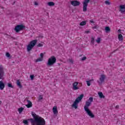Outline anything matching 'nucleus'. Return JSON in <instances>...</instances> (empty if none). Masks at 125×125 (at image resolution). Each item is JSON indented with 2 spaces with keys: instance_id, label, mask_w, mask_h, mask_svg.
Segmentation results:
<instances>
[{
  "instance_id": "f257e3e1",
  "label": "nucleus",
  "mask_w": 125,
  "mask_h": 125,
  "mask_svg": "<svg viewBox=\"0 0 125 125\" xmlns=\"http://www.w3.org/2000/svg\"><path fill=\"white\" fill-rule=\"evenodd\" d=\"M31 114L34 119L32 118L28 119V122H30L31 124L36 123V124L34 125H45V121H44L43 118H42L39 115H37V114L33 112H32Z\"/></svg>"
},
{
  "instance_id": "f03ea898",
  "label": "nucleus",
  "mask_w": 125,
  "mask_h": 125,
  "mask_svg": "<svg viewBox=\"0 0 125 125\" xmlns=\"http://www.w3.org/2000/svg\"><path fill=\"white\" fill-rule=\"evenodd\" d=\"M83 94H82L80 95V96L78 97V98H76L73 104L72 105V107L75 109H78V104L80 103V101H82V99L83 98Z\"/></svg>"
},
{
  "instance_id": "7ed1b4c3",
  "label": "nucleus",
  "mask_w": 125,
  "mask_h": 125,
  "mask_svg": "<svg viewBox=\"0 0 125 125\" xmlns=\"http://www.w3.org/2000/svg\"><path fill=\"white\" fill-rule=\"evenodd\" d=\"M37 42H38L37 40H34L30 42V43L27 45V51L28 52L31 51L33 49V47L37 44Z\"/></svg>"
},
{
  "instance_id": "20e7f679",
  "label": "nucleus",
  "mask_w": 125,
  "mask_h": 125,
  "mask_svg": "<svg viewBox=\"0 0 125 125\" xmlns=\"http://www.w3.org/2000/svg\"><path fill=\"white\" fill-rule=\"evenodd\" d=\"M93 102V97H90L89 99L86 101L85 104L84 106V111H87L89 110L88 109V107L91 105V103Z\"/></svg>"
},
{
  "instance_id": "39448f33",
  "label": "nucleus",
  "mask_w": 125,
  "mask_h": 125,
  "mask_svg": "<svg viewBox=\"0 0 125 125\" xmlns=\"http://www.w3.org/2000/svg\"><path fill=\"white\" fill-rule=\"evenodd\" d=\"M55 63H56V58L54 56H52L48 59L47 65L48 66H52Z\"/></svg>"
},
{
  "instance_id": "423d86ee",
  "label": "nucleus",
  "mask_w": 125,
  "mask_h": 125,
  "mask_svg": "<svg viewBox=\"0 0 125 125\" xmlns=\"http://www.w3.org/2000/svg\"><path fill=\"white\" fill-rule=\"evenodd\" d=\"M25 27H26L22 24L18 25L15 27L14 30L16 32V33H18L20 32V31L24 30Z\"/></svg>"
},
{
  "instance_id": "0eeeda50",
  "label": "nucleus",
  "mask_w": 125,
  "mask_h": 125,
  "mask_svg": "<svg viewBox=\"0 0 125 125\" xmlns=\"http://www.w3.org/2000/svg\"><path fill=\"white\" fill-rule=\"evenodd\" d=\"M90 0H84L83 1V11L85 12L87 10V5H88L89 2H90Z\"/></svg>"
},
{
  "instance_id": "6e6552de",
  "label": "nucleus",
  "mask_w": 125,
  "mask_h": 125,
  "mask_svg": "<svg viewBox=\"0 0 125 125\" xmlns=\"http://www.w3.org/2000/svg\"><path fill=\"white\" fill-rule=\"evenodd\" d=\"M105 79H106V76L105 75L103 74L101 75V77L100 78V81H97V82L100 85H101L105 81Z\"/></svg>"
},
{
  "instance_id": "1a4fd4ad",
  "label": "nucleus",
  "mask_w": 125,
  "mask_h": 125,
  "mask_svg": "<svg viewBox=\"0 0 125 125\" xmlns=\"http://www.w3.org/2000/svg\"><path fill=\"white\" fill-rule=\"evenodd\" d=\"M4 76V71L3 70V67H2V65H0V80H2Z\"/></svg>"
},
{
  "instance_id": "9d476101",
  "label": "nucleus",
  "mask_w": 125,
  "mask_h": 125,
  "mask_svg": "<svg viewBox=\"0 0 125 125\" xmlns=\"http://www.w3.org/2000/svg\"><path fill=\"white\" fill-rule=\"evenodd\" d=\"M81 4V2L78 0H72L71 1V5L73 6H79Z\"/></svg>"
},
{
  "instance_id": "9b49d317",
  "label": "nucleus",
  "mask_w": 125,
  "mask_h": 125,
  "mask_svg": "<svg viewBox=\"0 0 125 125\" xmlns=\"http://www.w3.org/2000/svg\"><path fill=\"white\" fill-rule=\"evenodd\" d=\"M85 111L86 112V113H87V115H88L89 117H90L91 118H94V115L93 113H92V112H91L90 110L89 109Z\"/></svg>"
},
{
  "instance_id": "f8f14e48",
  "label": "nucleus",
  "mask_w": 125,
  "mask_h": 125,
  "mask_svg": "<svg viewBox=\"0 0 125 125\" xmlns=\"http://www.w3.org/2000/svg\"><path fill=\"white\" fill-rule=\"evenodd\" d=\"M120 11L121 13L125 12V5H121L119 6Z\"/></svg>"
},
{
  "instance_id": "ddd939ff",
  "label": "nucleus",
  "mask_w": 125,
  "mask_h": 125,
  "mask_svg": "<svg viewBox=\"0 0 125 125\" xmlns=\"http://www.w3.org/2000/svg\"><path fill=\"white\" fill-rule=\"evenodd\" d=\"M53 113L54 115L57 116L58 115V110H57V106H54L53 107Z\"/></svg>"
},
{
  "instance_id": "4468645a",
  "label": "nucleus",
  "mask_w": 125,
  "mask_h": 125,
  "mask_svg": "<svg viewBox=\"0 0 125 125\" xmlns=\"http://www.w3.org/2000/svg\"><path fill=\"white\" fill-rule=\"evenodd\" d=\"M5 87V84L3 83V81H0V90H3V89Z\"/></svg>"
},
{
  "instance_id": "2eb2a0df",
  "label": "nucleus",
  "mask_w": 125,
  "mask_h": 125,
  "mask_svg": "<svg viewBox=\"0 0 125 125\" xmlns=\"http://www.w3.org/2000/svg\"><path fill=\"white\" fill-rule=\"evenodd\" d=\"M79 84V83L78 82H75L72 84L73 85V89L74 90H77V89H79V87H77V85Z\"/></svg>"
},
{
  "instance_id": "dca6fc26",
  "label": "nucleus",
  "mask_w": 125,
  "mask_h": 125,
  "mask_svg": "<svg viewBox=\"0 0 125 125\" xmlns=\"http://www.w3.org/2000/svg\"><path fill=\"white\" fill-rule=\"evenodd\" d=\"M27 103H28V104L25 105V106H26V107H27V108H31V107H32V106H33L32 102L30 101V100H27Z\"/></svg>"
},
{
  "instance_id": "f3484780",
  "label": "nucleus",
  "mask_w": 125,
  "mask_h": 125,
  "mask_svg": "<svg viewBox=\"0 0 125 125\" xmlns=\"http://www.w3.org/2000/svg\"><path fill=\"white\" fill-rule=\"evenodd\" d=\"M98 95H99L100 98H101V99H102V98L103 99H104V98H105V96H104V95H103V93H102V92H99Z\"/></svg>"
},
{
  "instance_id": "a211bd4d",
  "label": "nucleus",
  "mask_w": 125,
  "mask_h": 125,
  "mask_svg": "<svg viewBox=\"0 0 125 125\" xmlns=\"http://www.w3.org/2000/svg\"><path fill=\"white\" fill-rule=\"evenodd\" d=\"M105 33H110L111 32V29L109 26H106L105 28Z\"/></svg>"
},
{
  "instance_id": "6ab92c4d",
  "label": "nucleus",
  "mask_w": 125,
  "mask_h": 125,
  "mask_svg": "<svg viewBox=\"0 0 125 125\" xmlns=\"http://www.w3.org/2000/svg\"><path fill=\"white\" fill-rule=\"evenodd\" d=\"M17 84L18 86H19L20 87V88H21L22 86L21 85V83L20 82V81L19 80L17 81Z\"/></svg>"
},
{
  "instance_id": "aec40b11",
  "label": "nucleus",
  "mask_w": 125,
  "mask_h": 125,
  "mask_svg": "<svg viewBox=\"0 0 125 125\" xmlns=\"http://www.w3.org/2000/svg\"><path fill=\"white\" fill-rule=\"evenodd\" d=\"M118 40H119L120 42L124 40V38L123 37V35L122 34H119Z\"/></svg>"
},
{
  "instance_id": "412c9836",
  "label": "nucleus",
  "mask_w": 125,
  "mask_h": 125,
  "mask_svg": "<svg viewBox=\"0 0 125 125\" xmlns=\"http://www.w3.org/2000/svg\"><path fill=\"white\" fill-rule=\"evenodd\" d=\"M55 3H54V2H53L52 1L48 2V5H49V6H54V5H55Z\"/></svg>"
},
{
  "instance_id": "4be33fe9",
  "label": "nucleus",
  "mask_w": 125,
  "mask_h": 125,
  "mask_svg": "<svg viewBox=\"0 0 125 125\" xmlns=\"http://www.w3.org/2000/svg\"><path fill=\"white\" fill-rule=\"evenodd\" d=\"M44 44V42H42L41 43H39L38 45H37V47H42V46H43V45Z\"/></svg>"
},
{
  "instance_id": "5701e85b",
  "label": "nucleus",
  "mask_w": 125,
  "mask_h": 125,
  "mask_svg": "<svg viewBox=\"0 0 125 125\" xmlns=\"http://www.w3.org/2000/svg\"><path fill=\"white\" fill-rule=\"evenodd\" d=\"M80 25L81 26H84V25H86V21H83L80 23Z\"/></svg>"
},
{
  "instance_id": "b1692460",
  "label": "nucleus",
  "mask_w": 125,
  "mask_h": 125,
  "mask_svg": "<svg viewBox=\"0 0 125 125\" xmlns=\"http://www.w3.org/2000/svg\"><path fill=\"white\" fill-rule=\"evenodd\" d=\"M24 110L23 107H20V108L18 109V111L19 112L20 114H21L22 112H23V110Z\"/></svg>"
},
{
  "instance_id": "393cba45",
  "label": "nucleus",
  "mask_w": 125,
  "mask_h": 125,
  "mask_svg": "<svg viewBox=\"0 0 125 125\" xmlns=\"http://www.w3.org/2000/svg\"><path fill=\"white\" fill-rule=\"evenodd\" d=\"M96 42L97 43H100V42H101V38H98L97 40H96Z\"/></svg>"
},
{
  "instance_id": "a878e982",
  "label": "nucleus",
  "mask_w": 125,
  "mask_h": 125,
  "mask_svg": "<svg viewBox=\"0 0 125 125\" xmlns=\"http://www.w3.org/2000/svg\"><path fill=\"white\" fill-rule=\"evenodd\" d=\"M28 121L29 120H24L23 121L22 123L23 124H24V125H28V124H29V123L28 122Z\"/></svg>"
},
{
  "instance_id": "bb28decb",
  "label": "nucleus",
  "mask_w": 125,
  "mask_h": 125,
  "mask_svg": "<svg viewBox=\"0 0 125 125\" xmlns=\"http://www.w3.org/2000/svg\"><path fill=\"white\" fill-rule=\"evenodd\" d=\"M40 61H42V59L39 58V59L36 60L35 62H40Z\"/></svg>"
},
{
  "instance_id": "cd10ccee",
  "label": "nucleus",
  "mask_w": 125,
  "mask_h": 125,
  "mask_svg": "<svg viewBox=\"0 0 125 125\" xmlns=\"http://www.w3.org/2000/svg\"><path fill=\"white\" fill-rule=\"evenodd\" d=\"M94 41H95V39L94 38V37H92L91 39V43H93V44H94Z\"/></svg>"
},
{
  "instance_id": "c85d7f7f",
  "label": "nucleus",
  "mask_w": 125,
  "mask_h": 125,
  "mask_svg": "<svg viewBox=\"0 0 125 125\" xmlns=\"http://www.w3.org/2000/svg\"><path fill=\"white\" fill-rule=\"evenodd\" d=\"M8 87H11V88H13V86L10 83H8Z\"/></svg>"
},
{
  "instance_id": "c756f323",
  "label": "nucleus",
  "mask_w": 125,
  "mask_h": 125,
  "mask_svg": "<svg viewBox=\"0 0 125 125\" xmlns=\"http://www.w3.org/2000/svg\"><path fill=\"white\" fill-rule=\"evenodd\" d=\"M105 4H107V5H110L111 4V3L109 1H105Z\"/></svg>"
},
{
  "instance_id": "7c9ffc66",
  "label": "nucleus",
  "mask_w": 125,
  "mask_h": 125,
  "mask_svg": "<svg viewBox=\"0 0 125 125\" xmlns=\"http://www.w3.org/2000/svg\"><path fill=\"white\" fill-rule=\"evenodd\" d=\"M42 99H43V98L42 97V96L40 95V96L39 97V101H41V100H42Z\"/></svg>"
},
{
  "instance_id": "2f4dec72",
  "label": "nucleus",
  "mask_w": 125,
  "mask_h": 125,
  "mask_svg": "<svg viewBox=\"0 0 125 125\" xmlns=\"http://www.w3.org/2000/svg\"><path fill=\"white\" fill-rule=\"evenodd\" d=\"M86 83H87V85L88 86H90V81H86Z\"/></svg>"
},
{
  "instance_id": "473e14b6",
  "label": "nucleus",
  "mask_w": 125,
  "mask_h": 125,
  "mask_svg": "<svg viewBox=\"0 0 125 125\" xmlns=\"http://www.w3.org/2000/svg\"><path fill=\"white\" fill-rule=\"evenodd\" d=\"M30 78L31 80L32 81H33V80H34V75H31L30 76Z\"/></svg>"
},
{
  "instance_id": "72a5a7b5",
  "label": "nucleus",
  "mask_w": 125,
  "mask_h": 125,
  "mask_svg": "<svg viewBox=\"0 0 125 125\" xmlns=\"http://www.w3.org/2000/svg\"><path fill=\"white\" fill-rule=\"evenodd\" d=\"M6 56H7V57H8V58H9V57H10V54H9V53H6Z\"/></svg>"
},
{
  "instance_id": "f704fd0d",
  "label": "nucleus",
  "mask_w": 125,
  "mask_h": 125,
  "mask_svg": "<svg viewBox=\"0 0 125 125\" xmlns=\"http://www.w3.org/2000/svg\"><path fill=\"white\" fill-rule=\"evenodd\" d=\"M85 60H86V57H83L81 59L82 61H84Z\"/></svg>"
},
{
  "instance_id": "c9c22d12",
  "label": "nucleus",
  "mask_w": 125,
  "mask_h": 125,
  "mask_svg": "<svg viewBox=\"0 0 125 125\" xmlns=\"http://www.w3.org/2000/svg\"><path fill=\"white\" fill-rule=\"evenodd\" d=\"M40 56L41 57V59H42V58H43V53H41Z\"/></svg>"
},
{
  "instance_id": "e433bc0d",
  "label": "nucleus",
  "mask_w": 125,
  "mask_h": 125,
  "mask_svg": "<svg viewBox=\"0 0 125 125\" xmlns=\"http://www.w3.org/2000/svg\"><path fill=\"white\" fill-rule=\"evenodd\" d=\"M70 63H71V64H73L74 63V62L73 61V60L72 59H69V60Z\"/></svg>"
},
{
  "instance_id": "4c0bfd02",
  "label": "nucleus",
  "mask_w": 125,
  "mask_h": 125,
  "mask_svg": "<svg viewBox=\"0 0 125 125\" xmlns=\"http://www.w3.org/2000/svg\"><path fill=\"white\" fill-rule=\"evenodd\" d=\"M119 105H117L115 107V109H119Z\"/></svg>"
},
{
  "instance_id": "58836bf2",
  "label": "nucleus",
  "mask_w": 125,
  "mask_h": 125,
  "mask_svg": "<svg viewBox=\"0 0 125 125\" xmlns=\"http://www.w3.org/2000/svg\"><path fill=\"white\" fill-rule=\"evenodd\" d=\"M34 4L35 5H38L39 4L38 3V2H35Z\"/></svg>"
},
{
  "instance_id": "ea45409f",
  "label": "nucleus",
  "mask_w": 125,
  "mask_h": 125,
  "mask_svg": "<svg viewBox=\"0 0 125 125\" xmlns=\"http://www.w3.org/2000/svg\"><path fill=\"white\" fill-rule=\"evenodd\" d=\"M93 29H97V26H94L93 27Z\"/></svg>"
},
{
  "instance_id": "a19ab883",
  "label": "nucleus",
  "mask_w": 125,
  "mask_h": 125,
  "mask_svg": "<svg viewBox=\"0 0 125 125\" xmlns=\"http://www.w3.org/2000/svg\"><path fill=\"white\" fill-rule=\"evenodd\" d=\"M39 38H40V39H42V38H43V36H39Z\"/></svg>"
},
{
  "instance_id": "79ce46f5",
  "label": "nucleus",
  "mask_w": 125,
  "mask_h": 125,
  "mask_svg": "<svg viewBox=\"0 0 125 125\" xmlns=\"http://www.w3.org/2000/svg\"><path fill=\"white\" fill-rule=\"evenodd\" d=\"M90 23H94V21H92V20H90Z\"/></svg>"
},
{
  "instance_id": "37998d69",
  "label": "nucleus",
  "mask_w": 125,
  "mask_h": 125,
  "mask_svg": "<svg viewBox=\"0 0 125 125\" xmlns=\"http://www.w3.org/2000/svg\"><path fill=\"white\" fill-rule=\"evenodd\" d=\"M121 31H122V30H121V29L118 30V33H122V32H121Z\"/></svg>"
},
{
  "instance_id": "c03bdc74",
  "label": "nucleus",
  "mask_w": 125,
  "mask_h": 125,
  "mask_svg": "<svg viewBox=\"0 0 125 125\" xmlns=\"http://www.w3.org/2000/svg\"><path fill=\"white\" fill-rule=\"evenodd\" d=\"M85 33H86V34H88V33H89V31H85Z\"/></svg>"
},
{
  "instance_id": "a18cd8bd",
  "label": "nucleus",
  "mask_w": 125,
  "mask_h": 125,
  "mask_svg": "<svg viewBox=\"0 0 125 125\" xmlns=\"http://www.w3.org/2000/svg\"><path fill=\"white\" fill-rule=\"evenodd\" d=\"M90 82H93V79L89 80Z\"/></svg>"
},
{
  "instance_id": "49530a36",
  "label": "nucleus",
  "mask_w": 125,
  "mask_h": 125,
  "mask_svg": "<svg viewBox=\"0 0 125 125\" xmlns=\"http://www.w3.org/2000/svg\"><path fill=\"white\" fill-rule=\"evenodd\" d=\"M116 51H117V50H115L113 52H116Z\"/></svg>"
},
{
  "instance_id": "de8ad7c7",
  "label": "nucleus",
  "mask_w": 125,
  "mask_h": 125,
  "mask_svg": "<svg viewBox=\"0 0 125 125\" xmlns=\"http://www.w3.org/2000/svg\"><path fill=\"white\" fill-rule=\"evenodd\" d=\"M0 104H1V101H0Z\"/></svg>"
}]
</instances>
